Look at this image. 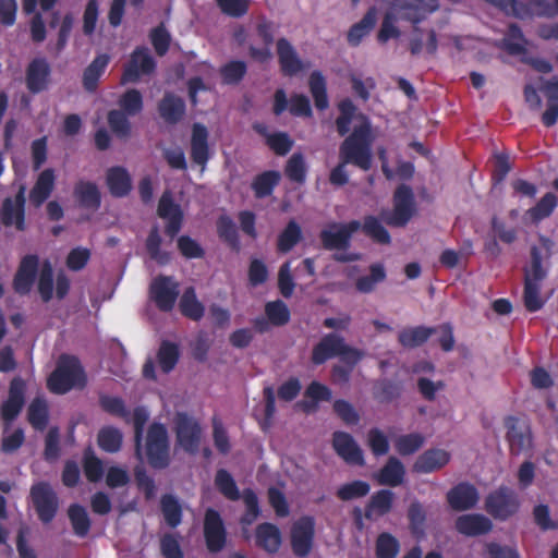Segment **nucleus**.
I'll list each match as a JSON object with an SVG mask.
<instances>
[{
	"instance_id": "38",
	"label": "nucleus",
	"mask_w": 558,
	"mask_h": 558,
	"mask_svg": "<svg viewBox=\"0 0 558 558\" xmlns=\"http://www.w3.org/2000/svg\"><path fill=\"white\" fill-rule=\"evenodd\" d=\"M308 87L314 99L315 107L320 111L326 110L329 107L327 82L320 71L315 70L310 74Z\"/></svg>"
},
{
	"instance_id": "52",
	"label": "nucleus",
	"mask_w": 558,
	"mask_h": 558,
	"mask_svg": "<svg viewBox=\"0 0 558 558\" xmlns=\"http://www.w3.org/2000/svg\"><path fill=\"white\" fill-rule=\"evenodd\" d=\"M29 424L37 430L46 429L49 420L48 405L45 400L35 398L27 411Z\"/></svg>"
},
{
	"instance_id": "39",
	"label": "nucleus",
	"mask_w": 558,
	"mask_h": 558,
	"mask_svg": "<svg viewBox=\"0 0 558 558\" xmlns=\"http://www.w3.org/2000/svg\"><path fill=\"white\" fill-rule=\"evenodd\" d=\"M557 206V196L553 192H547L533 207L527 209L526 215L533 223L537 225L542 220L550 217Z\"/></svg>"
},
{
	"instance_id": "45",
	"label": "nucleus",
	"mask_w": 558,
	"mask_h": 558,
	"mask_svg": "<svg viewBox=\"0 0 558 558\" xmlns=\"http://www.w3.org/2000/svg\"><path fill=\"white\" fill-rule=\"evenodd\" d=\"M525 45H526V39L522 33L521 27L515 23H511L508 26V31L502 40L504 49L510 56H519V54L525 53V51H526Z\"/></svg>"
},
{
	"instance_id": "7",
	"label": "nucleus",
	"mask_w": 558,
	"mask_h": 558,
	"mask_svg": "<svg viewBox=\"0 0 558 558\" xmlns=\"http://www.w3.org/2000/svg\"><path fill=\"white\" fill-rule=\"evenodd\" d=\"M29 497L38 519L50 523L59 510V498L50 483L40 481L32 485Z\"/></svg>"
},
{
	"instance_id": "19",
	"label": "nucleus",
	"mask_w": 558,
	"mask_h": 558,
	"mask_svg": "<svg viewBox=\"0 0 558 558\" xmlns=\"http://www.w3.org/2000/svg\"><path fill=\"white\" fill-rule=\"evenodd\" d=\"M332 447L336 453L348 464L364 465L363 451L349 433L341 430L335 432L332 434Z\"/></svg>"
},
{
	"instance_id": "10",
	"label": "nucleus",
	"mask_w": 558,
	"mask_h": 558,
	"mask_svg": "<svg viewBox=\"0 0 558 558\" xmlns=\"http://www.w3.org/2000/svg\"><path fill=\"white\" fill-rule=\"evenodd\" d=\"M203 534L209 553L216 554L226 547L227 530L225 522L219 511L214 508H208L205 511Z\"/></svg>"
},
{
	"instance_id": "40",
	"label": "nucleus",
	"mask_w": 558,
	"mask_h": 558,
	"mask_svg": "<svg viewBox=\"0 0 558 558\" xmlns=\"http://www.w3.org/2000/svg\"><path fill=\"white\" fill-rule=\"evenodd\" d=\"M302 229L300 225L291 219L277 239V250L279 253H289L302 240Z\"/></svg>"
},
{
	"instance_id": "5",
	"label": "nucleus",
	"mask_w": 558,
	"mask_h": 558,
	"mask_svg": "<svg viewBox=\"0 0 558 558\" xmlns=\"http://www.w3.org/2000/svg\"><path fill=\"white\" fill-rule=\"evenodd\" d=\"M145 454L148 464L156 470L166 469L170 463V446L167 428L153 423L146 434Z\"/></svg>"
},
{
	"instance_id": "11",
	"label": "nucleus",
	"mask_w": 558,
	"mask_h": 558,
	"mask_svg": "<svg viewBox=\"0 0 558 558\" xmlns=\"http://www.w3.org/2000/svg\"><path fill=\"white\" fill-rule=\"evenodd\" d=\"M156 61L147 47H136L130 56L129 62L124 65L121 82L136 83L142 75H150L155 72Z\"/></svg>"
},
{
	"instance_id": "43",
	"label": "nucleus",
	"mask_w": 558,
	"mask_h": 558,
	"mask_svg": "<svg viewBox=\"0 0 558 558\" xmlns=\"http://www.w3.org/2000/svg\"><path fill=\"white\" fill-rule=\"evenodd\" d=\"M180 359L179 345L174 342L163 340L157 352V362L165 374L174 369Z\"/></svg>"
},
{
	"instance_id": "56",
	"label": "nucleus",
	"mask_w": 558,
	"mask_h": 558,
	"mask_svg": "<svg viewBox=\"0 0 558 558\" xmlns=\"http://www.w3.org/2000/svg\"><path fill=\"white\" fill-rule=\"evenodd\" d=\"M220 76L223 84L235 85L239 84L247 72V66L244 61L232 60L220 68Z\"/></svg>"
},
{
	"instance_id": "53",
	"label": "nucleus",
	"mask_w": 558,
	"mask_h": 558,
	"mask_svg": "<svg viewBox=\"0 0 558 558\" xmlns=\"http://www.w3.org/2000/svg\"><path fill=\"white\" fill-rule=\"evenodd\" d=\"M215 485L219 493L231 501H236L241 498L240 490L232 475L225 469H219L216 472Z\"/></svg>"
},
{
	"instance_id": "46",
	"label": "nucleus",
	"mask_w": 558,
	"mask_h": 558,
	"mask_svg": "<svg viewBox=\"0 0 558 558\" xmlns=\"http://www.w3.org/2000/svg\"><path fill=\"white\" fill-rule=\"evenodd\" d=\"M68 515L73 532L78 537L87 536L90 530V519L86 509L78 504H72L68 509Z\"/></svg>"
},
{
	"instance_id": "54",
	"label": "nucleus",
	"mask_w": 558,
	"mask_h": 558,
	"mask_svg": "<svg viewBox=\"0 0 558 558\" xmlns=\"http://www.w3.org/2000/svg\"><path fill=\"white\" fill-rule=\"evenodd\" d=\"M306 163L304 156L301 153H294L288 159L284 174L287 178L294 183L303 184L306 180Z\"/></svg>"
},
{
	"instance_id": "23",
	"label": "nucleus",
	"mask_w": 558,
	"mask_h": 558,
	"mask_svg": "<svg viewBox=\"0 0 558 558\" xmlns=\"http://www.w3.org/2000/svg\"><path fill=\"white\" fill-rule=\"evenodd\" d=\"M277 54L280 70L284 76H294L304 69L296 50L284 37L277 40Z\"/></svg>"
},
{
	"instance_id": "60",
	"label": "nucleus",
	"mask_w": 558,
	"mask_h": 558,
	"mask_svg": "<svg viewBox=\"0 0 558 558\" xmlns=\"http://www.w3.org/2000/svg\"><path fill=\"white\" fill-rule=\"evenodd\" d=\"M128 116L125 112L121 110H110L108 112V124L111 129V131L119 137V138H126L131 134V124L128 119Z\"/></svg>"
},
{
	"instance_id": "9",
	"label": "nucleus",
	"mask_w": 558,
	"mask_h": 558,
	"mask_svg": "<svg viewBox=\"0 0 558 558\" xmlns=\"http://www.w3.org/2000/svg\"><path fill=\"white\" fill-rule=\"evenodd\" d=\"M25 193L26 186L21 184L14 196H8L2 201L0 221L4 227H14L17 231L26 230Z\"/></svg>"
},
{
	"instance_id": "63",
	"label": "nucleus",
	"mask_w": 558,
	"mask_h": 558,
	"mask_svg": "<svg viewBox=\"0 0 558 558\" xmlns=\"http://www.w3.org/2000/svg\"><path fill=\"white\" fill-rule=\"evenodd\" d=\"M241 496L245 505V513L241 518V523L251 525L260 514L258 498L252 488H245Z\"/></svg>"
},
{
	"instance_id": "18",
	"label": "nucleus",
	"mask_w": 558,
	"mask_h": 558,
	"mask_svg": "<svg viewBox=\"0 0 558 558\" xmlns=\"http://www.w3.org/2000/svg\"><path fill=\"white\" fill-rule=\"evenodd\" d=\"M38 266L39 258L37 255L28 254L21 259L12 283L17 294L26 295L31 292L38 272Z\"/></svg>"
},
{
	"instance_id": "16",
	"label": "nucleus",
	"mask_w": 558,
	"mask_h": 558,
	"mask_svg": "<svg viewBox=\"0 0 558 558\" xmlns=\"http://www.w3.org/2000/svg\"><path fill=\"white\" fill-rule=\"evenodd\" d=\"M157 214L161 219H166L165 234L174 239L182 229L184 215L179 204L173 202L169 191L162 193L158 202Z\"/></svg>"
},
{
	"instance_id": "12",
	"label": "nucleus",
	"mask_w": 558,
	"mask_h": 558,
	"mask_svg": "<svg viewBox=\"0 0 558 558\" xmlns=\"http://www.w3.org/2000/svg\"><path fill=\"white\" fill-rule=\"evenodd\" d=\"M315 537V520L304 515L295 521L291 527V548L294 556L305 558L313 549Z\"/></svg>"
},
{
	"instance_id": "34",
	"label": "nucleus",
	"mask_w": 558,
	"mask_h": 558,
	"mask_svg": "<svg viewBox=\"0 0 558 558\" xmlns=\"http://www.w3.org/2000/svg\"><path fill=\"white\" fill-rule=\"evenodd\" d=\"M405 469L402 462L396 457H389L386 464L376 474L380 485L396 487L403 483Z\"/></svg>"
},
{
	"instance_id": "13",
	"label": "nucleus",
	"mask_w": 558,
	"mask_h": 558,
	"mask_svg": "<svg viewBox=\"0 0 558 558\" xmlns=\"http://www.w3.org/2000/svg\"><path fill=\"white\" fill-rule=\"evenodd\" d=\"M175 435L180 447L190 454H196L201 445L202 428L196 420L186 413L175 417Z\"/></svg>"
},
{
	"instance_id": "41",
	"label": "nucleus",
	"mask_w": 558,
	"mask_h": 558,
	"mask_svg": "<svg viewBox=\"0 0 558 558\" xmlns=\"http://www.w3.org/2000/svg\"><path fill=\"white\" fill-rule=\"evenodd\" d=\"M160 508L166 524L175 529L182 522L183 511L179 500L171 494H165L160 499Z\"/></svg>"
},
{
	"instance_id": "17",
	"label": "nucleus",
	"mask_w": 558,
	"mask_h": 558,
	"mask_svg": "<svg viewBox=\"0 0 558 558\" xmlns=\"http://www.w3.org/2000/svg\"><path fill=\"white\" fill-rule=\"evenodd\" d=\"M507 428L506 438L509 442L511 454L518 456L532 446L531 429L527 424L521 422L515 416H508L505 420Z\"/></svg>"
},
{
	"instance_id": "3",
	"label": "nucleus",
	"mask_w": 558,
	"mask_h": 558,
	"mask_svg": "<svg viewBox=\"0 0 558 558\" xmlns=\"http://www.w3.org/2000/svg\"><path fill=\"white\" fill-rule=\"evenodd\" d=\"M85 385L84 369L74 355H61L57 367L47 379L48 389L58 395H64L75 387L83 388Z\"/></svg>"
},
{
	"instance_id": "31",
	"label": "nucleus",
	"mask_w": 558,
	"mask_h": 558,
	"mask_svg": "<svg viewBox=\"0 0 558 558\" xmlns=\"http://www.w3.org/2000/svg\"><path fill=\"white\" fill-rule=\"evenodd\" d=\"M73 195L82 208L97 210L101 205V195L94 182L77 181L73 189Z\"/></svg>"
},
{
	"instance_id": "32",
	"label": "nucleus",
	"mask_w": 558,
	"mask_h": 558,
	"mask_svg": "<svg viewBox=\"0 0 558 558\" xmlns=\"http://www.w3.org/2000/svg\"><path fill=\"white\" fill-rule=\"evenodd\" d=\"M280 180L281 174L277 170H266L257 174L251 183L255 198L263 199L271 196Z\"/></svg>"
},
{
	"instance_id": "55",
	"label": "nucleus",
	"mask_w": 558,
	"mask_h": 558,
	"mask_svg": "<svg viewBox=\"0 0 558 558\" xmlns=\"http://www.w3.org/2000/svg\"><path fill=\"white\" fill-rule=\"evenodd\" d=\"M265 314L270 324L277 327L287 325L291 318L289 307L281 300L270 301L266 303Z\"/></svg>"
},
{
	"instance_id": "59",
	"label": "nucleus",
	"mask_w": 558,
	"mask_h": 558,
	"mask_svg": "<svg viewBox=\"0 0 558 558\" xmlns=\"http://www.w3.org/2000/svg\"><path fill=\"white\" fill-rule=\"evenodd\" d=\"M401 385L390 379L379 380L374 389V397L381 403H389L401 396Z\"/></svg>"
},
{
	"instance_id": "51",
	"label": "nucleus",
	"mask_w": 558,
	"mask_h": 558,
	"mask_svg": "<svg viewBox=\"0 0 558 558\" xmlns=\"http://www.w3.org/2000/svg\"><path fill=\"white\" fill-rule=\"evenodd\" d=\"M122 439V433L113 426L102 427L97 436L99 448L109 453L118 452L121 449Z\"/></svg>"
},
{
	"instance_id": "42",
	"label": "nucleus",
	"mask_w": 558,
	"mask_h": 558,
	"mask_svg": "<svg viewBox=\"0 0 558 558\" xmlns=\"http://www.w3.org/2000/svg\"><path fill=\"white\" fill-rule=\"evenodd\" d=\"M376 24V13L374 9H369L362 20L353 24L348 32V43L356 47L362 39L374 28Z\"/></svg>"
},
{
	"instance_id": "37",
	"label": "nucleus",
	"mask_w": 558,
	"mask_h": 558,
	"mask_svg": "<svg viewBox=\"0 0 558 558\" xmlns=\"http://www.w3.org/2000/svg\"><path fill=\"white\" fill-rule=\"evenodd\" d=\"M110 57L107 53L98 54L84 70L83 86L87 92H95L98 87L100 76L108 66Z\"/></svg>"
},
{
	"instance_id": "1",
	"label": "nucleus",
	"mask_w": 558,
	"mask_h": 558,
	"mask_svg": "<svg viewBox=\"0 0 558 558\" xmlns=\"http://www.w3.org/2000/svg\"><path fill=\"white\" fill-rule=\"evenodd\" d=\"M339 116L336 119V129L340 136H345L339 147L340 162L330 171L329 182L336 186H343L349 182L345 170L352 165L363 171L371 170L373 166L374 135L369 119L359 116V124L350 132V125L356 112V107L350 98L338 104Z\"/></svg>"
},
{
	"instance_id": "28",
	"label": "nucleus",
	"mask_w": 558,
	"mask_h": 558,
	"mask_svg": "<svg viewBox=\"0 0 558 558\" xmlns=\"http://www.w3.org/2000/svg\"><path fill=\"white\" fill-rule=\"evenodd\" d=\"M450 461V453L444 449H428L415 461L413 470L416 473L428 474L436 472L447 465Z\"/></svg>"
},
{
	"instance_id": "49",
	"label": "nucleus",
	"mask_w": 558,
	"mask_h": 558,
	"mask_svg": "<svg viewBox=\"0 0 558 558\" xmlns=\"http://www.w3.org/2000/svg\"><path fill=\"white\" fill-rule=\"evenodd\" d=\"M217 233L219 238L226 242L233 251H240L239 233L233 220L227 216L221 215L217 220Z\"/></svg>"
},
{
	"instance_id": "25",
	"label": "nucleus",
	"mask_w": 558,
	"mask_h": 558,
	"mask_svg": "<svg viewBox=\"0 0 558 558\" xmlns=\"http://www.w3.org/2000/svg\"><path fill=\"white\" fill-rule=\"evenodd\" d=\"M56 185V173L52 168L43 170L29 191L28 199L32 206L39 208L51 196Z\"/></svg>"
},
{
	"instance_id": "47",
	"label": "nucleus",
	"mask_w": 558,
	"mask_h": 558,
	"mask_svg": "<svg viewBox=\"0 0 558 558\" xmlns=\"http://www.w3.org/2000/svg\"><path fill=\"white\" fill-rule=\"evenodd\" d=\"M101 410L112 416L122 418L125 423H130V411L121 397L100 393L98 399Z\"/></svg>"
},
{
	"instance_id": "50",
	"label": "nucleus",
	"mask_w": 558,
	"mask_h": 558,
	"mask_svg": "<svg viewBox=\"0 0 558 558\" xmlns=\"http://www.w3.org/2000/svg\"><path fill=\"white\" fill-rule=\"evenodd\" d=\"M161 236L157 227L150 229L145 246L149 257L159 265H167L171 259V255L167 251L160 250Z\"/></svg>"
},
{
	"instance_id": "22",
	"label": "nucleus",
	"mask_w": 558,
	"mask_h": 558,
	"mask_svg": "<svg viewBox=\"0 0 558 558\" xmlns=\"http://www.w3.org/2000/svg\"><path fill=\"white\" fill-rule=\"evenodd\" d=\"M344 338L336 332H329L313 347L311 361L314 365H323L328 360L339 355Z\"/></svg>"
},
{
	"instance_id": "24",
	"label": "nucleus",
	"mask_w": 558,
	"mask_h": 558,
	"mask_svg": "<svg viewBox=\"0 0 558 558\" xmlns=\"http://www.w3.org/2000/svg\"><path fill=\"white\" fill-rule=\"evenodd\" d=\"M454 525L458 533L469 537L485 535L493 530L490 519L481 513L462 514L457 518Z\"/></svg>"
},
{
	"instance_id": "61",
	"label": "nucleus",
	"mask_w": 558,
	"mask_h": 558,
	"mask_svg": "<svg viewBox=\"0 0 558 558\" xmlns=\"http://www.w3.org/2000/svg\"><path fill=\"white\" fill-rule=\"evenodd\" d=\"M409 526L413 535L420 536L424 533L426 511L417 500L412 501L408 509Z\"/></svg>"
},
{
	"instance_id": "33",
	"label": "nucleus",
	"mask_w": 558,
	"mask_h": 558,
	"mask_svg": "<svg viewBox=\"0 0 558 558\" xmlns=\"http://www.w3.org/2000/svg\"><path fill=\"white\" fill-rule=\"evenodd\" d=\"M395 494L389 489H380L374 493L365 507L364 515L372 520L375 515L383 517L392 509Z\"/></svg>"
},
{
	"instance_id": "6",
	"label": "nucleus",
	"mask_w": 558,
	"mask_h": 558,
	"mask_svg": "<svg viewBox=\"0 0 558 558\" xmlns=\"http://www.w3.org/2000/svg\"><path fill=\"white\" fill-rule=\"evenodd\" d=\"M416 213L414 193L411 186L400 184L393 193V208L383 211V220L390 227L403 228Z\"/></svg>"
},
{
	"instance_id": "2",
	"label": "nucleus",
	"mask_w": 558,
	"mask_h": 558,
	"mask_svg": "<svg viewBox=\"0 0 558 558\" xmlns=\"http://www.w3.org/2000/svg\"><path fill=\"white\" fill-rule=\"evenodd\" d=\"M530 256V264L523 268V304L527 312L535 313L546 303L541 291L548 270L543 266V254L538 246L531 247Z\"/></svg>"
},
{
	"instance_id": "57",
	"label": "nucleus",
	"mask_w": 558,
	"mask_h": 558,
	"mask_svg": "<svg viewBox=\"0 0 558 558\" xmlns=\"http://www.w3.org/2000/svg\"><path fill=\"white\" fill-rule=\"evenodd\" d=\"M371 490L367 482L355 480L350 483L341 485L336 495L342 501H349L356 498L366 496Z\"/></svg>"
},
{
	"instance_id": "14",
	"label": "nucleus",
	"mask_w": 558,
	"mask_h": 558,
	"mask_svg": "<svg viewBox=\"0 0 558 558\" xmlns=\"http://www.w3.org/2000/svg\"><path fill=\"white\" fill-rule=\"evenodd\" d=\"M150 299L161 312H171L179 296V283L171 277L159 275L150 283Z\"/></svg>"
},
{
	"instance_id": "20",
	"label": "nucleus",
	"mask_w": 558,
	"mask_h": 558,
	"mask_svg": "<svg viewBox=\"0 0 558 558\" xmlns=\"http://www.w3.org/2000/svg\"><path fill=\"white\" fill-rule=\"evenodd\" d=\"M25 381L21 377H14L9 387L8 399L1 404V416L5 422L14 421L21 413L25 403Z\"/></svg>"
},
{
	"instance_id": "36",
	"label": "nucleus",
	"mask_w": 558,
	"mask_h": 558,
	"mask_svg": "<svg viewBox=\"0 0 558 558\" xmlns=\"http://www.w3.org/2000/svg\"><path fill=\"white\" fill-rule=\"evenodd\" d=\"M179 310L181 314L194 322H199L205 313V307L196 296L195 289L187 287L179 301Z\"/></svg>"
},
{
	"instance_id": "62",
	"label": "nucleus",
	"mask_w": 558,
	"mask_h": 558,
	"mask_svg": "<svg viewBox=\"0 0 558 558\" xmlns=\"http://www.w3.org/2000/svg\"><path fill=\"white\" fill-rule=\"evenodd\" d=\"M38 292L41 300L47 303L53 295V269L49 260H46L40 269L38 279Z\"/></svg>"
},
{
	"instance_id": "4",
	"label": "nucleus",
	"mask_w": 558,
	"mask_h": 558,
	"mask_svg": "<svg viewBox=\"0 0 558 558\" xmlns=\"http://www.w3.org/2000/svg\"><path fill=\"white\" fill-rule=\"evenodd\" d=\"M521 507L518 493L506 485L490 492L484 500L485 511L495 520L507 521L515 515Z\"/></svg>"
},
{
	"instance_id": "15",
	"label": "nucleus",
	"mask_w": 558,
	"mask_h": 558,
	"mask_svg": "<svg viewBox=\"0 0 558 558\" xmlns=\"http://www.w3.org/2000/svg\"><path fill=\"white\" fill-rule=\"evenodd\" d=\"M51 81V66L44 57H36L29 61L25 70V85L27 90L37 95L46 90Z\"/></svg>"
},
{
	"instance_id": "48",
	"label": "nucleus",
	"mask_w": 558,
	"mask_h": 558,
	"mask_svg": "<svg viewBox=\"0 0 558 558\" xmlns=\"http://www.w3.org/2000/svg\"><path fill=\"white\" fill-rule=\"evenodd\" d=\"M149 418L148 411L144 407H136L133 411L132 416L130 415V422L133 423L134 427V447L136 457L142 460L143 450V435L144 428Z\"/></svg>"
},
{
	"instance_id": "64",
	"label": "nucleus",
	"mask_w": 558,
	"mask_h": 558,
	"mask_svg": "<svg viewBox=\"0 0 558 558\" xmlns=\"http://www.w3.org/2000/svg\"><path fill=\"white\" fill-rule=\"evenodd\" d=\"M424 444V437L418 433L402 435L396 439L395 447L399 454L410 456L416 452Z\"/></svg>"
},
{
	"instance_id": "26",
	"label": "nucleus",
	"mask_w": 558,
	"mask_h": 558,
	"mask_svg": "<svg viewBox=\"0 0 558 558\" xmlns=\"http://www.w3.org/2000/svg\"><path fill=\"white\" fill-rule=\"evenodd\" d=\"M209 157L207 128L202 123H194L191 137V159L194 163L205 167Z\"/></svg>"
},
{
	"instance_id": "58",
	"label": "nucleus",
	"mask_w": 558,
	"mask_h": 558,
	"mask_svg": "<svg viewBox=\"0 0 558 558\" xmlns=\"http://www.w3.org/2000/svg\"><path fill=\"white\" fill-rule=\"evenodd\" d=\"M400 550L399 541L390 533H380L376 539L377 558H396Z\"/></svg>"
},
{
	"instance_id": "8",
	"label": "nucleus",
	"mask_w": 558,
	"mask_h": 558,
	"mask_svg": "<svg viewBox=\"0 0 558 558\" xmlns=\"http://www.w3.org/2000/svg\"><path fill=\"white\" fill-rule=\"evenodd\" d=\"M361 229L359 220L331 222L319 233L322 245L327 251H345L350 247L353 233Z\"/></svg>"
},
{
	"instance_id": "35",
	"label": "nucleus",
	"mask_w": 558,
	"mask_h": 558,
	"mask_svg": "<svg viewBox=\"0 0 558 558\" xmlns=\"http://www.w3.org/2000/svg\"><path fill=\"white\" fill-rule=\"evenodd\" d=\"M437 329L426 326L408 327L398 335V341L403 348H417L424 344Z\"/></svg>"
},
{
	"instance_id": "29",
	"label": "nucleus",
	"mask_w": 558,
	"mask_h": 558,
	"mask_svg": "<svg viewBox=\"0 0 558 558\" xmlns=\"http://www.w3.org/2000/svg\"><path fill=\"white\" fill-rule=\"evenodd\" d=\"M185 110L184 99L173 93H166L158 104V112L168 124L179 123Z\"/></svg>"
},
{
	"instance_id": "44",
	"label": "nucleus",
	"mask_w": 558,
	"mask_h": 558,
	"mask_svg": "<svg viewBox=\"0 0 558 558\" xmlns=\"http://www.w3.org/2000/svg\"><path fill=\"white\" fill-rule=\"evenodd\" d=\"M362 231L366 236L372 239L375 243L388 245L391 242V236L388 230L383 226L380 220L372 215L365 216L363 223H361Z\"/></svg>"
},
{
	"instance_id": "21",
	"label": "nucleus",
	"mask_w": 558,
	"mask_h": 558,
	"mask_svg": "<svg viewBox=\"0 0 558 558\" xmlns=\"http://www.w3.org/2000/svg\"><path fill=\"white\" fill-rule=\"evenodd\" d=\"M480 495L476 487L468 482H461L447 493V502L454 511L473 509L478 502Z\"/></svg>"
},
{
	"instance_id": "30",
	"label": "nucleus",
	"mask_w": 558,
	"mask_h": 558,
	"mask_svg": "<svg viewBox=\"0 0 558 558\" xmlns=\"http://www.w3.org/2000/svg\"><path fill=\"white\" fill-rule=\"evenodd\" d=\"M255 542L259 548L269 554H275L281 546V532L279 527L274 523H260L256 526L255 530Z\"/></svg>"
},
{
	"instance_id": "27",
	"label": "nucleus",
	"mask_w": 558,
	"mask_h": 558,
	"mask_svg": "<svg viewBox=\"0 0 558 558\" xmlns=\"http://www.w3.org/2000/svg\"><path fill=\"white\" fill-rule=\"evenodd\" d=\"M106 183L113 197L122 198L132 190V179L129 171L121 166H114L106 172Z\"/></svg>"
}]
</instances>
